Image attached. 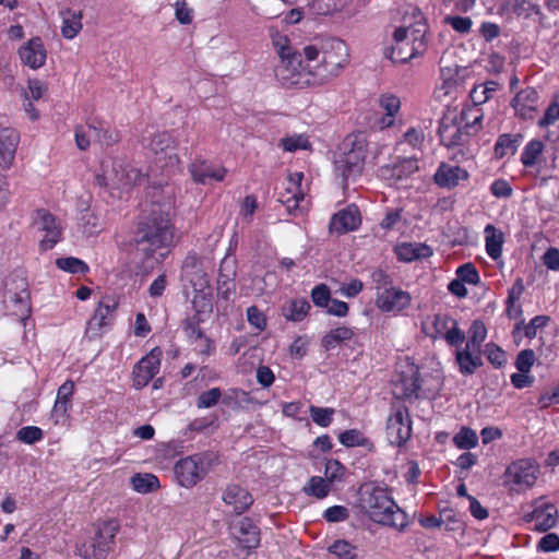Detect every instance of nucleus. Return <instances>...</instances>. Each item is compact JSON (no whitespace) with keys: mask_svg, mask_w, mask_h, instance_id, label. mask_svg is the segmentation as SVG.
<instances>
[{"mask_svg":"<svg viewBox=\"0 0 559 559\" xmlns=\"http://www.w3.org/2000/svg\"><path fill=\"white\" fill-rule=\"evenodd\" d=\"M306 66L302 64L300 75L296 78L297 88L322 85L338 75L348 63V49L345 41L330 38L320 46L309 45L304 48Z\"/></svg>","mask_w":559,"mask_h":559,"instance_id":"nucleus-1","label":"nucleus"},{"mask_svg":"<svg viewBox=\"0 0 559 559\" xmlns=\"http://www.w3.org/2000/svg\"><path fill=\"white\" fill-rule=\"evenodd\" d=\"M174 225L169 213L159 204H153L148 213L140 216L133 238L135 251L143 260L153 258L156 250L171 246Z\"/></svg>","mask_w":559,"mask_h":559,"instance_id":"nucleus-2","label":"nucleus"},{"mask_svg":"<svg viewBox=\"0 0 559 559\" xmlns=\"http://www.w3.org/2000/svg\"><path fill=\"white\" fill-rule=\"evenodd\" d=\"M359 506L376 523L404 531L407 526L406 513L389 495L388 489L374 483L364 484L358 491Z\"/></svg>","mask_w":559,"mask_h":559,"instance_id":"nucleus-3","label":"nucleus"},{"mask_svg":"<svg viewBox=\"0 0 559 559\" xmlns=\"http://www.w3.org/2000/svg\"><path fill=\"white\" fill-rule=\"evenodd\" d=\"M483 118L479 108L459 111L456 107H448L438 129L440 142L447 147L462 145L471 133L480 129Z\"/></svg>","mask_w":559,"mask_h":559,"instance_id":"nucleus-4","label":"nucleus"},{"mask_svg":"<svg viewBox=\"0 0 559 559\" xmlns=\"http://www.w3.org/2000/svg\"><path fill=\"white\" fill-rule=\"evenodd\" d=\"M418 19L415 25L399 27L393 33L394 45L384 48V57L395 63H404L421 55L426 49V24L420 11L414 12Z\"/></svg>","mask_w":559,"mask_h":559,"instance_id":"nucleus-5","label":"nucleus"},{"mask_svg":"<svg viewBox=\"0 0 559 559\" xmlns=\"http://www.w3.org/2000/svg\"><path fill=\"white\" fill-rule=\"evenodd\" d=\"M119 528L115 520L96 524L93 534L76 544L78 555L84 559H105L114 549Z\"/></svg>","mask_w":559,"mask_h":559,"instance_id":"nucleus-6","label":"nucleus"},{"mask_svg":"<svg viewBox=\"0 0 559 559\" xmlns=\"http://www.w3.org/2000/svg\"><path fill=\"white\" fill-rule=\"evenodd\" d=\"M273 45L280 57V63L274 69L276 79L285 87H297L295 80L304 64L301 53L295 51L289 46V39L280 34L273 37Z\"/></svg>","mask_w":559,"mask_h":559,"instance_id":"nucleus-7","label":"nucleus"},{"mask_svg":"<svg viewBox=\"0 0 559 559\" xmlns=\"http://www.w3.org/2000/svg\"><path fill=\"white\" fill-rule=\"evenodd\" d=\"M98 180L104 186L120 190H129L147 181L146 175L140 169L117 160L103 164V174Z\"/></svg>","mask_w":559,"mask_h":559,"instance_id":"nucleus-8","label":"nucleus"},{"mask_svg":"<svg viewBox=\"0 0 559 559\" xmlns=\"http://www.w3.org/2000/svg\"><path fill=\"white\" fill-rule=\"evenodd\" d=\"M539 466L532 460L522 459L512 462L503 475V485L514 492H523L532 488L538 477Z\"/></svg>","mask_w":559,"mask_h":559,"instance_id":"nucleus-9","label":"nucleus"},{"mask_svg":"<svg viewBox=\"0 0 559 559\" xmlns=\"http://www.w3.org/2000/svg\"><path fill=\"white\" fill-rule=\"evenodd\" d=\"M210 463L209 454H194L179 460L174 467L178 484L186 488L193 487L205 477Z\"/></svg>","mask_w":559,"mask_h":559,"instance_id":"nucleus-10","label":"nucleus"},{"mask_svg":"<svg viewBox=\"0 0 559 559\" xmlns=\"http://www.w3.org/2000/svg\"><path fill=\"white\" fill-rule=\"evenodd\" d=\"M366 153V145L362 142H353L352 147L335 159V171L342 178L343 188L346 187L350 178H356L361 174Z\"/></svg>","mask_w":559,"mask_h":559,"instance_id":"nucleus-11","label":"nucleus"},{"mask_svg":"<svg viewBox=\"0 0 559 559\" xmlns=\"http://www.w3.org/2000/svg\"><path fill=\"white\" fill-rule=\"evenodd\" d=\"M440 79L441 84L435 88L433 96L437 100H445L448 97H455L459 88L463 84L465 68H461L455 63L442 57L440 60Z\"/></svg>","mask_w":559,"mask_h":559,"instance_id":"nucleus-12","label":"nucleus"},{"mask_svg":"<svg viewBox=\"0 0 559 559\" xmlns=\"http://www.w3.org/2000/svg\"><path fill=\"white\" fill-rule=\"evenodd\" d=\"M557 507L544 498L535 500L532 511L525 513L524 520L533 524L535 531L547 532L558 522Z\"/></svg>","mask_w":559,"mask_h":559,"instance_id":"nucleus-13","label":"nucleus"},{"mask_svg":"<svg viewBox=\"0 0 559 559\" xmlns=\"http://www.w3.org/2000/svg\"><path fill=\"white\" fill-rule=\"evenodd\" d=\"M33 224L37 230L45 233V236L39 241L41 250L52 249L61 240L62 227L57 218L47 210H37Z\"/></svg>","mask_w":559,"mask_h":559,"instance_id":"nucleus-14","label":"nucleus"},{"mask_svg":"<svg viewBox=\"0 0 559 559\" xmlns=\"http://www.w3.org/2000/svg\"><path fill=\"white\" fill-rule=\"evenodd\" d=\"M386 433L392 444L403 445L412 435V423L406 407H399L386 423Z\"/></svg>","mask_w":559,"mask_h":559,"instance_id":"nucleus-15","label":"nucleus"},{"mask_svg":"<svg viewBox=\"0 0 559 559\" xmlns=\"http://www.w3.org/2000/svg\"><path fill=\"white\" fill-rule=\"evenodd\" d=\"M160 366V350L153 349L133 369V386L142 389L157 374Z\"/></svg>","mask_w":559,"mask_h":559,"instance_id":"nucleus-16","label":"nucleus"},{"mask_svg":"<svg viewBox=\"0 0 559 559\" xmlns=\"http://www.w3.org/2000/svg\"><path fill=\"white\" fill-rule=\"evenodd\" d=\"M189 173L195 183L207 185L211 181H223L227 169L198 157L189 165Z\"/></svg>","mask_w":559,"mask_h":559,"instance_id":"nucleus-17","label":"nucleus"},{"mask_svg":"<svg viewBox=\"0 0 559 559\" xmlns=\"http://www.w3.org/2000/svg\"><path fill=\"white\" fill-rule=\"evenodd\" d=\"M118 306L117 300L111 296H105L98 304L94 316L90 319L86 326V334L90 337L99 335V331L103 326L108 325L112 320V312Z\"/></svg>","mask_w":559,"mask_h":559,"instance_id":"nucleus-18","label":"nucleus"},{"mask_svg":"<svg viewBox=\"0 0 559 559\" xmlns=\"http://www.w3.org/2000/svg\"><path fill=\"white\" fill-rule=\"evenodd\" d=\"M416 158H403L393 165H385L380 168V177L392 186H399L402 181L418 171Z\"/></svg>","mask_w":559,"mask_h":559,"instance_id":"nucleus-19","label":"nucleus"},{"mask_svg":"<svg viewBox=\"0 0 559 559\" xmlns=\"http://www.w3.org/2000/svg\"><path fill=\"white\" fill-rule=\"evenodd\" d=\"M411 300V295L407 292L392 287L377 293L376 305L385 312L401 311L409 306Z\"/></svg>","mask_w":559,"mask_h":559,"instance_id":"nucleus-20","label":"nucleus"},{"mask_svg":"<svg viewBox=\"0 0 559 559\" xmlns=\"http://www.w3.org/2000/svg\"><path fill=\"white\" fill-rule=\"evenodd\" d=\"M23 64L32 68H41L47 59V51L40 37H33L19 49Z\"/></svg>","mask_w":559,"mask_h":559,"instance_id":"nucleus-21","label":"nucleus"},{"mask_svg":"<svg viewBox=\"0 0 559 559\" xmlns=\"http://www.w3.org/2000/svg\"><path fill=\"white\" fill-rule=\"evenodd\" d=\"M182 276L192 285L194 290H202L209 284L206 274L202 270L200 257L192 252L189 253L182 263Z\"/></svg>","mask_w":559,"mask_h":559,"instance_id":"nucleus-22","label":"nucleus"},{"mask_svg":"<svg viewBox=\"0 0 559 559\" xmlns=\"http://www.w3.org/2000/svg\"><path fill=\"white\" fill-rule=\"evenodd\" d=\"M360 214L356 206H347L346 209L333 215L330 223V230L337 234H345L355 230L360 225Z\"/></svg>","mask_w":559,"mask_h":559,"instance_id":"nucleus-23","label":"nucleus"},{"mask_svg":"<svg viewBox=\"0 0 559 559\" xmlns=\"http://www.w3.org/2000/svg\"><path fill=\"white\" fill-rule=\"evenodd\" d=\"M538 93L533 87L519 92L512 100V107L523 119H532L536 110Z\"/></svg>","mask_w":559,"mask_h":559,"instance_id":"nucleus-24","label":"nucleus"},{"mask_svg":"<svg viewBox=\"0 0 559 559\" xmlns=\"http://www.w3.org/2000/svg\"><path fill=\"white\" fill-rule=\"evenodd\" d=\"M420 389L418 372L411 368L408 374L401 373L393 384V394L396 399L404 400L417 396Z\"/></svg>","mask_w":559,"mask_h":559,"instance_id":"nucleus-25","label":"nucleus"},{"mask_svg":"<svg viewBox=\"0 0 559 559\" xmlns=\"http://www.w3.org/2000/svg\"><path fill=\"white\" fill-rule=\"evenodd\" d=\"M19 134L12 128H0V165L9 167L15 155Z\"/></svg>","mask_w":559,"mask_h":559,"instance_id":"nucleus-26","label":"nucleus"},{"mask_svg":"<svg viewBox=\"0 0 559 559\" xmlns=\"http://www.w3.org/2000/svg\"><path fill=\"white\" fill-rule=\"evenodd\" d=\"M223 500L231 506L237 514L243 513L253 502L252 496L238 485H229L224 491Z\"/></svg>","mask_w":559,"mask_h":559,"instance_id":"nucleus-27","label":"nucleus"},{"mask_svg":"<svg viewBox=\"0 0 559 559\" xmlns=\"http://www.w3.org/2000/svg\"><path fill=\"white\" fill-rule=\"evenodd\" d=\"M455 360L463 374H472L477 368L483 366L481 350L478 348L467 347L457 348Z\"/></svg>","mask_w":559,"mask_h":559,"instance_id":"nucleus-28","label":"nucleus"},{"mask_svg":"<svg viewBox=\"0 0 559 559\" xmlns=\"http://www.w3.org/2000/svg\"><path fill=\"white\" fill-rule=\"evenodd\" d=\"M467 178V173L459 166L442 163L433 176L435 182L441 188H453L461 179Z\"/></svg>","mask_w":559,"mask_h":559,"instance_id":"nucleus-29","label":"nucleus"},{"mask_svg":"<svg viewBox=\"0 0 559 559\" xmlns=\"http://www.w3.org/2000/svg\"><path fill=\"white\" fill-rule=\"evenodd\" d=\"M235 276L236 271L228 267V258L225 257L221 263L217 277V295L225 300H228L229 296L235 293Z\"/></svg>","mask_w":559,"mask_h":559,"instance_id":"nucleus-30","label":"nucleus"},{"mask_svg":"<svg viewBox=\"0 0 559 559\" xmlns=\"http://www.w3.org/2000/svg\"><path fill=\"white\" fill-rule=\"evenodd\" d=\"M62 17L61 34L67 39L74 38L82 29V11H74L70 8L60 11Z\"/></svg>","mask_w":559,"mask_h":559,"instance_id":"nucleus-31","label":"nucleus"},{"mask_svg":"<svg viewBox=\"0 0 559 559\" xmlns=\"http://www.w3.org/2000/svg\"><path fill=\"white\" fill-rule=\"evenodd\" d=\"M238 540L247 549H253L259 546L260 530L250 518H243L239 521Z\"/></svg>","mask_w":559,"mask_h":559,"instance_id":"nucleus-32","label":"nucleus"},{"mask_svg":"<svg viewBox=\"0 0 559 559\" xmlns=\"http://www.w3.org/2000/svg\"><path fill=\"white\" fill-rule=\"evenodd\" d=\"M522 140L521 134H501L493 148L496 157L503 158L508 155H514Z\"/></svg>","mask_w":559,"mask_h":559,"instance_id":"nucleus-33","label":"nucleus"},{"mask_svg":"<svg viewBox=\"0 0 559 559\" xmlns=\"http://www.w3.org/2000/svg\"><path fill=\"white\" fill-rule=\"evenodd\" d=\"M310 310V304L305 298L293 299L288 304H286L283 309V316L294 322L301 321Z\"/></svg>","mask_w":559,"mask_h":559,"instance_id":"nucleus-34","label":"nucleus"},{"mask_svg":"<svg viewBox=\"0 0 559 559\" xmlns=\"http://www.w3.org/2000/svg\"><path fill=\"white\" fill-rule=\"evenodd\" d=\"M87 128L90 132L93 133V139L100 144L109 146L120 140L119 133L117 131L105 128L104 123L100 121L88 123Z\"/></svg>","mask_w":559,"mask_h":559,"instance_id":"nucleus-35","label":"nucleus"},{"mask_svg":"<svg viewBox=\"0 0 559 559\" xmlns=\"http://www.w3.org/2000/svg\"><path fill=\"white\" fill-rule=\"evenodd\" d=\"M353 336L354 332L352 329L347 326H338L336 329L331 330L323 336L321 345L326 350H330L336 347L342 342L350 340Z\"/></svg>","mask_w":559,"mask_h":559,"instance_id":"nucleus-36","label":"nucleus"},{"mask_svg":"<svg viewBox=\"0 0 559 559\" xmlns=\"http://www.w3.org/2000/svg\"><path fill=\"white\" fill-rule=\"evenodd\" d=\"M131 485L140 493L154 492L160 487L158 478L153 474H135L131 477Z\"/></svg>","mask_w":559,"mask_h":559,"instance_id":"nucleus-37","label":"nucleus"},{"mask_svg":"<svg viewBox=\"0 0 559 559\" xmlns=\"http://www.w3.org/2000/svg\"><path fill=\"white\" fill-rule=\"evenodd\" d=\"M74 393V382L67 380L62 385L59 386L57 392V401L53 406L55 413L66 414L71 406V397Z\"/></svg>","mask_w":559,"mask_h":559,"instance_id":"nucleus-38","label":"nucleus"},{"mask_svg":"<svg viewBox=\"0 0 559 559\" xmlns=\"http://www.w3.org/2000/svg\"><path fill=\"white\" fill-rule=\"evenodd\" d=\"M150 150L155 154H164L167 153V151H173L176 147V142L173 139V136L166 132H156L148 143Z\"/></svg>","mask_w":559,"mask_h":559,"instance_id":"nucleus-39","label":"nucleus"},{"mask_svg":"<svg viewBox=\"0 0 559 559\" xmlns=\"http://www.w3.org/2000/svg\"><path fill=\"white\" fill-rule=\"evenodd\" d=\"M302 490L307 496L323 499L330 493L331 485L323 477L312 476Z\"/></svg>","mask_w":559,"mask_h":559,"instance_id":"nucleus-40","label":"nucleus"},{"mask_svg":"<svg viewBox=\"0 0 559 559\" xmlns=\"http://www.w3.org/2000/svg\"><path fill=\"white\" fill-rule=\"evenodd\" d=\"M452 441L456 448L461 450H469L477 445L478 437L473 429L462 427L460 431L455 433Z\"/></svg>","mask_w":559,"mask_h":559,"instance_id":"nucleus-41","label":"nucleus"},{"mask_svg":"<svg viewBox=\"0 0 559 559\" xmlns=\"http://www.w3.org/2000/svg\"><path fill=\"white\" fill-rule=\"evenodd\" d=\"M544 144L539 140L530 141L521 154V162L525 167H532L537 163L543 153Z\"/></svg>","mask_w":559,"mask_h":559,"instance_id":"nucleus-42","label":"nucleus"},{"mask_svg":"<svg viewBox=\"0 0 559 559\" xmlns=\"http://www.w3.org/2000/svg\"><path fill=\"white\" fill-rule=\"evenodd\" d=\"M380 107L385 110L386 117L383 118V123L390 127L394 122V115L400 110V98L394 95H382L379 99Z\"/></svg>","mask_w":559,"mask_h":559,"instance_id":"nucleus-43","label":"nucleus"},{"mask_svg":"<svg viewBox=\"0 0 559 559\" xmlns=\"http://www.w3.org/2000/svg\"><path fill=\"white\" fill-rule=\"evenodd\" d=\"M487 336V328L483 321L475 320L468 330L467 347L480 349Z\"/></svg>","mask_w":559,"mask_h":559,"instance_id":"nucleus-44","label":"nucleus"},{"mask_svg":"<svg viewBox=\"0 0 559 559\" xmlns=\"http://www.w3.org/2000/svg\"><path fill=\"white\" fill-rule=\"evenodd\" d=\"M56 265L60 270L72 274L86 273L88 271L87 264L74 257L59 258L56 260Z\"/></svg>","mask_w":559,"mask_h":559,"instance_id":"nucleus-45","label":"nucleus"},{"mask_svg":"<svg viewBox=\"0 0 559 559\" xmlns=\"http://www.w3.org/2000/svg\"><path fill=\"white\" fill-rule=\"evenodd\" d=\"M280 145L286 152H296L297 150H310L311 143L308 138L304 134H295L292 136L283 138Z\"/></svg>","mask_w":559,"mask_h":559,"instance_id":"nucleus-46","label":"nucleus"},{"mask_svg":"<svg viewBox=\"0 0 559 559\" xmlns=\"http://www.w3.org/2000/svg\"><path fill=\"white\" fill-rule=\"evenodd\" d=\"M334 408L330 407H318L311 405L309 407L310 417L320 427H328L333 419Z\"/></svg>","mask_w":559,"mask_h":559,"instance_id":"nucleus-47","label":"nucleus"},{"mask_svg":"<svg viewBox=\"0 0 559 559\" xmlns=\"http://www.w3.org/2000/svg\"><path fill=\"white\" fill-rule=\"evenodd\" d=\"M296 176V179L293 178V176L289 177V186L287 188V192L288 193H292V197H287L286 199H284V197L282 195L278 200L286 204L287 209L290 210L292 207H297L298 206V203L299 201H301L304 199V194L301 192H293L292 190V187H295V186H299L300 185V181L302 179V174L301 173H297L295 174Z\"/></svg>","mask_w":559,"mask_h":559,"instance_id":"nucleus-48","label":"nucleus"},{"mask_svg":"<svg viewBox=\"0 0 559 559\" xmlns=\"http://www.w3.org/2000/svg\"><path fill=\"white\" fill-rule=\"evenodd\" d=\"M329 551L338 559H357L356 547L346 540H336L329 547Z\"/></svg>","mask_w":559,"mask_h":559,"instance_id":"nucleus-49","label":"nucleus"},{"mask_svg":"<svg viewBox=\"0 0 559 559\" xmlns=\"http://www.w3.org/2000/svg\"><path fill=\"white\" fill-rule=\"evenodd\" d=\"M453 318L448 314L438 313L433 317L432 320V329L433 332L429 335L433 338L441 337L443 338L449 331L451 323H453Z\"/></svg>","mask_w":559,"mask_h":559,"instance_id":"nucleus-50","label":"nucleus"},{"mask_svg":"<svg viewBox=\"0 0 559 559\" xmlns=\"http://www.w3.org/2000/svg\"><path fill=\"white\" fill-rule=\"evenodd\" d=\"M222 397V391L219 388H212L207 391L202 392L197 400L198 408H210L215 406Z\"/></svg>","mask_w":559,"mask_h":559,"instance_id":"nucleus-51","label":"nucleus"},{"mask_svg":"<svg viewBox=\"0 0 559 559\" xmlns=\"http://www.w3.org/2000/svg\"><path fill=\"white\" fill-rule=\"evenodd\" d=\"M503 242V233L491 225V259L498 261L499 267L503 266V262L500 260Z\"/></svg>","mask_w":559,"mask_h":559,"instance_id":"nucleus-52","label":"nucleus"},{"mask_svg":"<svg viewBox=\"0 0 559 559\" xmlns=\"http://www.w3.org/2000/svg\"><path fill=\"white\" fill-rule=\"evenodd\" d=\"M43 436V430L36 426L23 427L16 433L17 440L26 444H33L41 440Z\"/></svg>","mask_w":559,"mask_h":559,"instance_id":"nucleus-53","label":"nucleus"},{"mask_svg":"<svg viewBox=\"0 0 559 559\" xmlns=\"http://www.w3.org/2000/svg\"><path fill=\"white\" fill-rule=\"evenodd\" d=\"M340 442L347 447L365 445L368 440L364 438L362 433L357 429H349L342 432L338 437Z\"/></svg>","mask_w":559,"mask_h":559,"instance_id":"nucleus-54","label":"nucleus"},{"mask_svg":"<svg viewBox=\"0 0 559 559\" xmlns=\"http://www.w3.org/2000/svg\"><path fill=\"white\" fill-rule=\"evenodd\" d=\"M311 299L317 307L326 308L331 301L330 288L325 284L316 286L311 292Z\"/></svg>","mask_w":559,"mask_h":559,"instance_id":"nucleus-55","label":"nucleus"},{"mask_svg":"<svg viewBox=\"0 0 559 559\" xmlns=\"http://www.w3.org/2000/svg\"><path fill=\"white\" fill-rule=\"evenodd\" d=\"M469 97L474 104L472 108H477V106L485 104L489 99V82L486 81L475 85L469 92Z\"/></svg>","mask_w":559,"mask_h":559,"instance_id":"nucleus-56","label":"nucleus"},{"mask_svg":"<svg viewBox=\"0 0 559 559\" xmlns=\"http://www.w3.org/2000/svg\"><path fill=\"white\" fill-rule=\"evenodd\" d=\"M344 471L345 467L337 460H328L325 464L324 479L332 485L333 481L342 478Z\"/></svg>","mask_w":559,"mask_h":559,"instance_id":"nucleus-57","label":"nucleus"},{"mask_svg":"<svg viewBox=\"0 0 559 559\" xmlns=\"http://www.w3.org/2000/svg\"><path fill=\"white\" fill-rule=\"evenodd\" d=\"M456 276L463 283L467 284H477L479 281V275L476 267L472 263H465L457 267Z\"/></svg>","mask_w":559,"mask_h":559,"instance_id":"nucleus-58","label":"nucleus"},{"mask_svg":"<svg viewBox=\"0 0 559 559\" xmlns=\"http://www.w3.org/2000/svg\"><path fill=\"white\" fill-rule=\"evenodd\" d=\"M550 318L548 316H536L527 324L524 325V335L532 340L536 337L539 329L545 328Z\"/></svg>","mask_w":559,"mask_h":559,"instance_id":"nucleus-59","label":"nucleus"},{"mask_svg":"<svg viewBox=\"0 0 559 559\" xmlns=\"http://www.w3.org/2000/svg\"><path fill=\"white\" fill-rule=\"evenodd\" d=\"M371 280L377 293L388 290L393 287V280L383 270H374L371 274Z\"/></svg>","mask_w":559,"mask_h":559,"instance_id":"nucleus-60","label":"nucleus"},{"mask_svg":"<svg viewBox=\"0 0 559 559\" xmlns=\"http://www.w3.org/2000/svg\"><path fill=\"white\" fill-rule=\"evenodd\" d=\"M443 338L450 346L456 347L462 345L463 342L465 341V333L459 328V324L455 319L453 320V323H451L450 329L449 331H447V334L444 335Z\"/></svg>","mask_w":559,"mask_h":559,"instance_id":"nucleus-61","label":"nucleus"},{"mask_svg":"<svg viewBox=\"0 0 559 559\" xmlns=\"http://www.w3.org/2000/svg\"><path fill=\"white\" fill-rule=\"evenodd\" d=\"M183 330L188 337L192 341L202 340L205 336L199 326V319L197 316L188 318L183 321Z\"/></svg>","mask_w":559,"mask_h":559,"instance_id":"nucleus-62","label":"nucleus"},{"mask_svg":"<svg viewBox=\"0 0 559 559\" xmlns=\"http://www.w3.org/2000/svg\"><path fill=\"white\" fill-rule=\"evenodd\" d=\"M349 511L343 506H333L324 511L323 518L331 523L342 522L348 519Z\"/></svg>","mask_w":559,"mask_h":559,"instance_id":"nucleus-63","label":"nucleus"},{"mask_svg":"<svg viewBox=\"0 0 559 559\" xmlns=\"http://www.w3.org/2000/svg\"><path fill=\"white\" fill-rule=\"evenodd\" d=\"M248 322L260 331L266 326V319L263 312L257 306H250L247 309Z\"/></svg>","mask_w":559,"mask_h":559,"instance_id":"nucleus-64","label":"nucleus"}]
</instances>
